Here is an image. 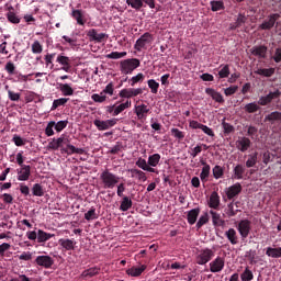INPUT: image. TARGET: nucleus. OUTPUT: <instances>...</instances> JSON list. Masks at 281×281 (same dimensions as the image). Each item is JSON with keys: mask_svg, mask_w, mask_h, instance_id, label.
Returning <instances> with one entry per match:
<instances>
[{"mask_svg": "<svg viewBox=\"0 0 281 281\" xmlns=\"http://www.w3.org/2000/svg\"><path fill=\"white\" fill-rule=\"evenodd\" d=\"M224 236L227 238L231 245H238V233H236L235 228H228Z\"/></svg>", "mask_w": 281, "mask_h": 281, "instance_id": "nucleus-25", "label": "nucleus"}, {"mask_svg": "<svg viewBox=\"0 0 281 281\" xmlns=\"http://www.w3.org/2000/svg\"><path fill=\"white\" fill-rule=\"evenodd\" d=\"M144 78H145L144 74L138 72L136 76L130 79L131 87H135L137 82H144Z\"/></svg>", "mask_w": 281, "mask_h": 281, "instance_id": "nucleus-55", "label": "nucleus"}, {"mask_svg": "<svg viewBox=\"0 0 281 281\" xmlns=\"http://www.w3.org/2000/svg\"><path fill=\"white\" fill-rule=\"evenodd\" d=\"M127 56L126 52H112L105 55V58H110L111 60H120V58H125Z\"/></svg>", "mask_w": 281, "mask_h": 281, "instance_id": "nucleus-44", "label": "nucleus"}, {"mask_svg": "<svg viewBox=\"0 0 281 281\" xmlns=\"http://www.w3.org/2000/svg\"><path fill=\"white\" fill-rule=\"evenodd\" d=\"M257 76H263L265 78H271L276 74V68H259L255 71Z\"/></svg>", "mask_w": 281, "mask_h": 281, "instance_id": "nucleus-35", "label": "nucleus"}, {"mask_svg": "<svg viewBox=\"0 0 281 281\" xmlns=\"http://www.w3.org/2000/svg\"><path fill=\"white\" fill-rule=\"evenodd\" d=\"M251 146V140L247 137H243L241 139L237 140V148L241 153H247Z\"/></svg>", "mask_w": 281, "mask_h": 281, "instance_id": "nucleus-28", "label": "nucleus"}, {"mask_svg": "<svg viewBox=\"0 0 281 281\" xmlns=\"http://www.w3.org/2000/svg\"><path fill=\"white\" fill-rule=\"evenodd\" d=\"M50 238H54V234L47 233L43 229L37 231V243H47Z\"/></svg>", "mask_w": 281, "mask_h": 281, "instance_id": "nucleus-33", "label": "nucleus"}, {"mask_svg": "<svg viewBox=\"0 0 281 281\" xmlns=\"http://www.w3.org/2000/svg\"><path fill=\"white\" fill-rule=\"evenodd\" d=\"M86 221H95L98 218V213H95V207H91L87 213H85Z\"/></svg>", "mask_w": 281, "mask_h": 281, "instance_id": "nucleus-58", "label": "nucleus"}, {"mask_svg": "<svg viewBox=\"0 0 281 281\" xmlns=\"http://www.w3.org/2000/svg\"><path fill=\"white\" fill-rule=\"evenodd\" d=\"M160 161H161V155L154 154L148 157L147 164L149 168H157Z\"/></svg>", "mask_w": 281, "mask_h": 281, "instance_id": "nucleus-34", "label": "nucleus"}, {"mask_svg": "<svg viewBox=\"0 0 281 281\" xmlns=\"http://www.w3.org/2000/svg\"><path fill=\"white\" fill-rule=\"evenodd\" d=\"M268 49L269 48H267L265 45L254 46L250 49V54H252V56H257V58H267Z\"/></svg>", "mask_w": 281, "mask_h": 281, "instance_id": "nucleus-22", "label": "nucleus"}, {"mask_svg": "<svg viewBox=\"0 0 281 281\" xmlns=\"http://www.w3.org/2000/svg\"><path fill=\"white\" fill-rule=\"evenodd\" d=\"M56 63H58V65H61V69L63 71H66V74H69L71 71V59H69L68 56L59 54L56 58Z\"/></svg>", "mask_w": 281, "mask_h": 281, "instance_id": "nucleus-15", "label": "nucleus"}, {"mask_svg": "<svg viewBox=\"0 0 281 281\" xmlns=\"http://www.w3.org/2000/svg\"><path fill=\"white\" fill-rule=\"evenodd\" d=\"M54 58H56V53H47L44 57L46 67L54 69Z\"/></svg>", "mask_w": 281, "mask_h": 281, "instance_id": "nucleus-43", "label": "nucleus"}, {"mask_svg": "<svg viewBox=\"0 0 281 281\" xmlns=\"http://www.w3.org/2000/svg\"><path fill=\"white\" fill-rule=\"evenodd\" d=\"M30 177H32V167L30 165L18 169V181H30Z\"/></svg>", "mask_w": 281, "mask_h": 281, "instance_id": "nucleus-14", "label": "nucleus"}, {"mask_svg": "<svg viewBox=\"0 0 281 281\" xmlns=\"http://www.w3.org/2000/svg\"><path fill=\"white\" fill-rule=\"evenodd\" d=\"M127 5H130L136 12H139L144 8V2L142 0H126Z\"/></svg>", "mask_w": 281, "mask_h": 281, "instance_id": "nucleus-41", "label": "nucleus"}, {"mask_svg": "<svg viewBox=\"0 0 281 281\" xmlns=\"http://www.w3.org/2000/svg\"><path fill=\"white\" fill-rule=\"evenodd\" d=\"M222 69L218 71V78H229V65H221Z\"/></svg>", "mask_w": 281, "mask_h": 281, "instance_id": "nucleus-56", "label": "nucleus"}, {"mask_svg": "<svg viewBox=\"0 0 281 281\" xmlns=\"http://www.w3.org/2000/svg\"><path fill=\"white\" fill-rule=\"evenodd\" d=\"M210 223V215L207 213H204L200 216L198 223H196V228L201 229L203 225H207Z\"/></svg>", "mask_w": 281, "mask_h": 281, "instance_id": "nucleus-47", "label": "nucleus"}, {"mask_svg": "<svg viewBox=\"0 0 281 281\" xmlns=\"http://www.w3.org/2000/svg\"><path fill=\"white\" fill-rule=\"evenodd\" d=\"M100 267L94 266L91 268H88L81 272V278H95V276H100Z\"/></svg>", "mask_w": 281, "mask_h": 281, "instance_id": "nucleus-26", "label": "nucleus"}, {"mask_svg": "<svg viewBox=\"0 0 281 281\" xmlns=\"http://www.w3.org/2000/svg\"><path fill=\"white\" fill-rule=\"evenodd\" d=\"M241 281H251L254 280V272L249 269V267H246L244 272L240 274Z\"/></svg>", "mask_w": 281, "mask_h": 281, "instance_id": "nucleus-45", "label": "nucleus"}, {"mask_svg": "<svg viewBox=\"0 0 281 281\" xmlns=\"http://www.w3.org/2000/svg\"><path fill=\"white\" fill-rule=\"evenodd\" d=\"M205 94L210 95L214 102H218V104H223L225 102V99H223V94L221 92L214 90V88H206L205 89Z\"/></svg>", "mask_w": 281, "mask_h": 281, "instance_id": "nucleus-20", "label": "nucleus"}, {"mask_svg": "<svg viewBox=\"0 0 281 281\" xmlns=\"http://www.w3.org/2000/svg\"><path fill=\"white\" fill-rule=\"evenodd\" d=\"M246 21H247V18L243 14H239L235 22V25L231 26V30H236L237 27H240V25H243Z\"/></svg>", "mask_w": 281, "mask_h": 281, "instance_id": "nucleus-63", "label": "nucleus"}, {"mask_svg": "<svg viewBox=\"0 0 281 281\" xmlns=\"http://www.w3.org/2000/svg\"><path fill=\"white\" fill-rule=\"evenodd\" d=\"M35 265L43 267V269H52L54 267V258L47 255H41L35 258Z\"/></svg>", "mask_w": 281, "mask_h": 281, "instance_id": "nucleus-9", "label": "nucleus"}, {"mask_svg": "<svg viewBox=\"0 0 281 281\" xmlns=\"http://www.w3.org/2000/svg\"><path fill=\"white\" fill-rule=\"evenodd\" d=\"M211 273H221L225 269V257L217 256L209 263Z\"/></svg>", "mask_w": 281, "mask_h": 281, "instance_id": "nucleus-7", "label": "nucleus"}, {"mask_svg": "<svg viewBox=\"0 0 281 281\" xmlns=\"http://www.w3.org/2000/svg\"><path fill=\"white\" fill-rule=\"evenodd\" d=\"M91 100H93V102H99L100 104H102V102H106V95L101 91L100 94L99 93L92 94Z\"/></svg>", "mask_w": 281, "mask_h": 281, "instance_id": "nucleus-59", "label": "nucleus"}, {"mask_svg": "<svg viewBox=\"0 0 281 281\" xmlns=\"http://www.w3.org/2000/svg\"><path fill=\"white\" fill-rule=\"evenodd\" d=\"M266 120H268V122H276V121L281 122V112H278V111L272 112L266 116Z\"/></svg>", "mask_w": 281, "mask_h": 281, "instance_id": "nucleus-57", "label": "nucleus"}, {"mask_svg": "<svg viewBox=\"0 0 281 281\" xmlns=\"http://www.w3.org/2000/svg\"><path fill=\"white\" fill-rule=\"evenodd\" d=\"M148 88L150 89L151 93L156 94L159 92V82H157L155 79H149L147 81Z\"/></svg>", "mask_w": 281, "mask_h": 281, "instance_id": "nucleus-50", "label": "nucleus"}, {"mask_svg": "<svg viewBox=\"0 0 281 281\" xmlns=\"http://www.w3.org/2000/svg\"><path fill=\"white\" fill-rule=\"evenodd\" d=\"M256 256H257V252L254 249H250V250L245 252V258L247 260H249L250 265H256V262H257L256 261Z\"/></svg>", "mask_w": 281, "mask_h": 281, "instance_id": "nucleus-51", "label": "nucleus"}, {"mask_svg": "<svg viewBox=\"0 0 281 281\" xmlns=\"http://www.w3.org/2000/svg\"><path fill=\"white\" fill-rule=\"evenodd\" d=\"M155 41V37L150 32L144 33L134 44V49L136 52H146L150 45H153V42Z\"/></svg>", "mask_w": 281, "mask_h": 281, "instance_id": "nucleus-4", "label": "nucleus"}, {"mask_svg": "<svg viewBox=\"0 0 281 281\" xmlns=\"http://www.w3.org/2000/svg\"><path fill=\"white\" fill-rule=\"evenodd\" d=\"M209 207L212 210H218L221 207V196L218 195V192L213 191L209 199Z\"/></svg>", "mask_w": 281, "mask_h": 281, "instance_id": "nucleus-21", "label": "nucleus"}, {"mask_svg": "<svg viewBox=\"0 0 281 281\" xmlns=\"http://www.w3.org/2000/svg\"><path fill=\"white\" fill-rule=\"evenodd\" d=\"M280 95H281L280 90H276L274 92H269V94H267L266 97H261L259 99L258 104H260V106H267V104H271V102L280 98Z\"/></svg>", "mask_w": 281, "mask_h": 281, "instance_id": "nucleus-13", "label": "nucleus"}, {"mask_svg": "<svg viewBox=\"0 0 281 281\" xmlns=\"http://www.w3.org/2000/svg\"><path fill=\"white\" fill-rule=\"evenodd\" d=\"M146 265H142L139 267L134 266L126 270V276H130V278H139V276L146 271Z\"/></svg>", "mask_w": 281, "mask_h": 281, "instance_id": "nucleus-18", "label": "nucleus"}, {"mask_svg": "<svg viewBox=\"0 0 281 281\" xmlns=\"http://www.w3.org/2000/svg\"><path fill=\"white\" fill-rule=\"evenodd\" d=\"M256 164H258V154H254L248 158V160L246 161V168H254Z\"/></svg>", "mask_w": 281, "mask_h": 281, "instance_id": "nucleus-62", "label": "nucleus"}, {"mask_svg": "<svg viewBox=\"0 0 281 281\" xmlns=\"http://www.w3.org/2000/svg\"><path fill=\"white\" fill-rule=\"evenodd\" d=\"M59 91L65 97L74 95V88L69 83H59Z\"/></svg>", "mask_w": 281, "mask_h": 281, "instance_id": "nucleus-37", "label": "nucleus"}, {"mask_svg": "<svg viewBox=\"0 0 281 281\" xmlns=\"http://www.w3.org/2000/svg\"><path fill=\"white\" fill-rule=\"evenodd\" d=\"M266 256H268V258H281V247H278V248L268 247V248H266Z\"/></svg>", "mask_w": 281, "mask_h": 281, "instance_id": "nucleus-36", "label": "nucleus"}, {"mask_svg": "<svg viewBox=\"0 0 281 281\" xmlns=\"http://www.w3.org/2000/svg\"><path fill=\"white\" fill-rule=\"evenodd\" d=\"M268 19V21H263L262 24L259 25L260 30H272L276 25V21L280 19V13H272Z\"/></svg>", "mask_w": 281, "mask_h": 281, "instance_id": "nucleus-17", "label": "nucleus"}, {"mask_svg": "<svg viewBox=\"0 0 281 281\" xmlns=\"http://www.w3.org/2000/svg\"><path fill=\"white\" fill-rule=\"evenodd\" d=\"M225 175V169L221 167L220 165H216L213 168V177L214 179H223V176Z\"/></svg>", "mask_w": 281, "mask_h": 281, "instance_id": "nucleus-48", "label": "nucleus"}, {"mask_svg": "<svg viewBox=\"0 0 281 281\" xmlns=\"http://www.w3.org/2000/svg\"><path fill=\"white\" fill-rule=\"evenodd\" d=\"M18 229H22V232H25V227L29 229H32V223L29 222V220H19L16 222Z\"/></svg>", "mask_w": 281, "mask_h": 281, "instance_id": "nucleus-49", "label": "nucleus"}, {"mask_svg": "<svg viewBox=\"0 0 281 281\" xmlns=\"http://www.w3.org/2000/svg\"><path fill=\"white\" fill-rule=\"evenodd\" d=\"M134 113H136L137 120H146V117H148V113H150V108L144 103L135 105Z\"/></svg>", "mask_w": 281, "mask_h": 281, "instance_id": "nucleus-16", "label": "nucleus"}, {"mask_svg": "<svg viewBox=\"0 0 281 281\" xmlns=\"http://www.w3.org/2000/svg\"><path fill=\"white\" fill-rule=\"evenodd\" d=\"M199 214H201V209H192L187 214V221L189 225H194L196 223V218H199Z\"/></svg>", "mask_w": 281, "mask_h": 281, "instance_id": "nucleus-27", "label": "nucleus"}, {"mask_svg": "<svg viewBox=\"0 0 281 281\" xmlns=\"http://www.w3.org/2000/svg\"><path fill=\"white\" fill-rule=\"evenodd\" d=\"M132 207L133 200H131L128 196H124L120 205L121 212H128V210H131Z\"/></svg>", "mask_w": 281, "mask_h": 281, "instance_id": "nucleus-38", "label": "nucleus"}, {"mask_svg": "<svg viewBox=\"0 0 281 281\" xmlns=\"http://www.w3.org/2000/svg\"><path fill=\"white\" fill-rule=\"evenodd\" d=\"M142 93H144V89L142 88H124L119 92V97L131 100V98H137Z\"/></svg>", "mask_w": 281, "mask_h": 281, "instance_id": "nucleus-8", "label": "nucleus"}, {"mask_svg": "<svg viewBox=\"0 0 281 281\" xmlns=\"http://www.w3.org/2000/svg\"><path fill=\"white\" fill-rule=\"evenodd\" d=\"M59 245L60 247H63L64 249H66V251H74V249H76V241H74L72 239H59Z\"/></svg>", "mask_w": 281, "mask_h": 281, "instance_id": "nucleus-31", "label": "nucleus"}, {"mask_svg": "<svg viewBox=\"0 0 281 281\" xmlns=\"http://www.w3.org/2000/svg\"><path fill=\"white\" fill-rule=\"evenodd\" d=\"M70 16L76 21L77 25L85 26L87 24V16H85V11L80 9H72Z\"/></svg>", "mask_w": 281, "mask_h": 281, "instance_id": "nucleus-11", "label": "nucleus"}, {"mask_svg": "<svg viewBox=\"0 0 281 281\" xmlns=\"http://www.w3.org/2000/svg\"><path fill=\"white\" fill-rule=\"evenodd\" d=\"M59 148L61 155H87L83 148H77L71 145L69 138L65 137V135L53 138L47 145L48 150H58Z\"/></svg>", "mask_w": 281, "mask_h": 281, "instance_id": "nucleus-1", "label": "nucleus"}, {"mask_svg": "<svg viewBox=\"0 0 281 281\" xmlns=\"http://www.w3.org/2000/svg\"><path fill=\"white\" fill-rule=\"evenodd\" d=\"M222 128H223L224 135H231V133H234V131H236L234 125L225 122V119L222 121Z\"/></svg>", "mask_w": 281, "mask_h": 281, "instance_id": "nucleus-46", "label": "nucleus"}, {"mask_svg": "<svg viewBox=\"0 0 281 281\" xmlns=\"http://www.w3.org/2000/svg\"><path fill=\"white\" fill-rule=\"evenodd\" d=\"M138 67H142V61L137 58L122 59L119 63V69L123 76H131Z\"/></svg>", "mask_w": 281, "mask_h": 281, "instance_id": "nucleus-2", "label": "nucleus"}, {"mask_svg": "<svg viewBox=\"0 0 281 281\" xmlns=\"http://www.w3.org/2000/svg\"><path fill=\"white\" fill-rule=\"evenodd\" d=\"M137 168H140V170H144L145 172H154L155 175H159V171L153 167L148 166V161L146 159L139 157L136 160Z\"/></svg>", "mask_w": 281, "mask_h": 281, "instance_id": "nucleus-19", "label": "nucleus"}, {"mask_svg": "<svg viewBox=\"0 0 281 281\" xmlns=\"http://www.w3.org/2000/svg\"><path fill=\"white\" fill-rule=\"evenodd\" d=\"M237 232L244 240L245 238H249V234H251V221L240 220L237 224Z\"/></svg>", "mask_w": 281, "mask_h": 281, "instance_id": "nucleus-6", "label": "nucleus"}, {"mask_svg": "<svg viewBox=\"0 0 281 281\" xmlns=\"http://www.w3.org/2000/svg\"><path fill=\"white\" fill-rule=\"evenodd\" d=\"M133 106V102L131 100H126L124 103H120L114 108V117L126 111V109H131Z\"/></svg>", "mask_w": 281, "mask_h": 281, "instance_id": "nucleus-30", "label": "nucleus"}, {"mask_svg": "<svg viewBox=\"0 0 281 281\" xmlns=\"http://www.w3.org/2000/svg\"><path fill=\"white\" fill-rule=\"evenodd\" d=\"M69 102V98H59L53 101L50 111H56L58 106H65Z\"/></svg>", "mask_w": 281, "mask_h": 281, "instance_id": "nucleus-40", "label": "nucleus"}, {"mask_svg": "<svg viewBox=\"0 0 281 281\" xmlns=\"http://www.w3.org/2000/svg\"><path fill=\"white\" fill-rule=\"evenodd\" d=\"M244 109L246 113H256L257 111H260V106L256 102L246 104Z\"/></svg>", "mask_w": 281, "mask_h": 281, "instance_id": "nucleus-52", "label": "nucleus"}, {"mask_svg": "<svg viewBox=\"0 0 281 281\" xmlns=\"http://www.w3.org/2000/svg\"><path fill=\"white\" fill-rule=\"evenodd\" d=\"M212 216V223L214 227H225V220L221 218V214L216 213L215 211H210Z\"/></svg>", "mask_w": 281, "mask_h": 281, "instance_id": "nucleus-29", "label": "nucleus"}, {"mask_svg": "<svg viewBox=\"0 0 281 281\" xmlns=\"http://www.w3.org/2000/svg\"><path fill=\"white\" fill-rule=\"evenodd\" d=\"M171 135L180 142L186 138V133L176 127L171 128Z\"/></svg>", "mask_w": 281, "mask_h": 281, "instance_id": "nucleus-54", "label": "nucleus"}, {"mask_svg": "<svg viewBox=\"0 0 281 281\" xmlns=\"http://www.w3.org/2000/svg\"><path fill=\"white\" fill-rule=\"evenodd\" d=\"M31 49L33 54H43V45L38 41L32 44Z\"/></svg>", "mask_w": 281, "mask_h": 281, "instance_id": "nucleus-60", "label": "nucleus"}, {"mask_svg": "<svg viewBox=\"0 0 281 281\" xmlns=\"http://www.w3.org/2000/svg\"><path fill=\"white\" fill-rule=\"evenodd\" d=\"M100 181L105 190H113L120 183V178L109 169H105L100 175Z\"/></svg>", "mask_w": 281, "mask_h": 281, "instance_id": "nucleus-3", "label": "nucleus"}, {"mask_svg": "<svg viewBox=\"0 0 281 281\" xmlns=\"http://www.w3.org/2000/svg\"><path fill=\"white\" fill-rule=\"evenodd\" d=\"M54 126H56V122H54V121L48 122V124L45 128V135L47 137H52L54 135Z\"/></svg>", "mask_w": 281, "mask_h": 281, "instance_id": "nucleus-64", "label": "nucleus"}, {"mask_svg": "<svg viewBox=\"0 0 281 281\" xmlns=\"http://www.w3.org/2000/svg\"><path fill=\"white\" fill-rule=\"evenodd\" d=\"M212 12H218V10H225V3L223 1H211Z\"/></svg>", "mask_w": 281, "mask_h": 281, "instance_id": "nucleus-53", "label": "nucleus"}, {"mask_svg": "<svg viewBox=\"0 0 281 281\" xmlns=\"http://www.w3.org/2000/svg\"><path fill=\"white\" fill-rule=\"evenodd\" d=\"M130 172L132 175L133 179H137V181H142L143 183L148 181V177L146 176V172H144V169H137V168H133L130 169Z\"/></svg>", "mask_w": 281, "mask_h": 281, "instance_id": "nucleus-23", "label": "nucleus"}, {"mask_svg": "<svg viewBox=\"0 0 281 281\" xmlns=\"http://www.w3.org/2000/svg\"><path fill=\"white\" fill-rule=\"evenodd\" d=\"M87 36H88L89 41H95L97 43H102V41H104V37L106 36V34H104V33L98 34V31L95 29H91L87 32Z\"/></svg>", "mask_w": 281, "mask_h": 281, "instance_id": "nucleus-24", "label": "nucleus"}, {"mask_svg": "<svg viewBox=\"0 0 281 281\" xmlns=\"http://www.w3.org/2000/svg\"><path fill=\"white\" fill-rule=\"evenodd\" d=\"M4 69L7 71V74H9V76H14V74L16 71V66H14V63L8 61L4 66Z\"/></svg>", "mask_w": 281, "mask_h": 281, "instance_id": "nucleus-61", "label": "nucleus"}, {"mask_svg": "<svg viewBox=\"0 0 281 281\" xmlns=\"http://www.w3.org/2000/svg\"><path fill=\"white\" fill-rule=\"evenodd\" d=\"M202 171L200 173L201 181L205 182L207 179H210V171L212 170V167L205 161L202 162Z\"/></svg>", "mask_w": 281, "mask_h": 281, "instance_id": "nucleus-32", "label": "nucleus"}, {"mask_svg": "<svg viewBox=\"0 0 281 281\" xmlns=\"http://www.w3.org/2000/svg\"><path fill=\"white\" fill-rule=\"evenodd\" d=\"M32 194L33 196H44L45 190L43 189V186H41V183L33 184Z\"/></svg>", "mask_w": 281, "mask_h": 281, "instance_id": "nucleus-42", "label": "nucleus"}, {"mask_svg": "<svg viewBox=\"0 0 281 281\" xmlns=\"http://www.w3.org/2000/svg\"><path fill=\"white\" fill-rule=\"evenodd\" d=\"M240 192H243V186L240 184V182H236L235 184L226 189V196L228 201H232V199H235V196H238Z\"/></svg>", "mask_w": 281, "mask_h": 281, "instance_id": "nucleus-12", "label": "nucleus"}, {"mask_svg": "<svg viewBox=\"0 0 281 281\" xmlns=\"http://www.w3.org/2000/svg\"><path fill=\"white\" fill-rule=\"evenodd\" d=\"M244 175H245V167H243V165H237L233 169V179L240 180V179H243Z\"/></svg>", "mask_w": 281, "mask_h": 281, "instance_id": "nucleus-39", "label": "nucleus"}, {"mask_svg": "<svg viewBox=\"0 0 281 281\" xmlns=\"http://www.w3.org/2000/svg\"><path fill=\"white\" fill-rule=\"evenodd\" d=\"M117 122V119H110L106 121L94 120L93 124L98 131H109V128H113Z\"/></svg>", "mask_w": 281, "mask_h": 281, "instance_id": "nucleus-10", "label": "nucleus"}, {"mask_svg": "<svg viewBox=\"0 0 281 281\" xmlns=\"http://www.w3.org/2000/svg\"><path fill=\"white\" fill-rule=\"evenodd\" d=\"M215 252L212 248H203L195 254V265H207L214 258Z\"/></svg>", "mask_w": 281, "mask_h": 281, "instance_id": "nucleus-5", "label": "nucleus"}]
</instances>
